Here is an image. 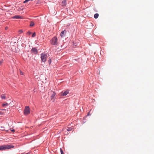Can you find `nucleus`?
Returning a JSON list of instances; mask_svg holds the SVG:
<instances>
[{
    "mask_svg": "<svg viewBox=\"0 0 154 154\" xmlns=\"http://www.w3.org/2000/svg\"><path fill=\"white\" fill-rule=\"evenodd\" d=\"M14 147V146L11 145H5L0 146V150H3L7 149H9Z\"/></svg>",
    "mask_w": 154,
    "mask_h": 154,
    "instance_id": "nucleus-1",
    "label": "nucleus"
},
{
    "mask_svg": "<svg viewBox=\"0 0 154 154\" xmlns=\"http://www.w3.org/2000/svg\"><path fill=\"white\" fill-rule=\"evenodd\" d=\"M57 38L56 37H54L51 41V44L53 45H56L58 44L57 42Z\"/></svg>",
    "mask_w": 154,
    "mask_h": 154,
    "instance_id": "nucleus-2",
    "label": "nucleus"
},
{
    "mask_svg": "<svg viewBox=\"0 0 154 154\" xmlns=\"http://www.w3.org/2000/svg\"><path fill=\"white\" fill-rule=\"evenodd\" d=\"M41 58L42 61L45 62L46 61L47 58V55L46 54L44 53H42L41 54Z\"/></svg>",
    "mask_w": 154,
    "mask_h": 154,
    "instance_id": "nucleus-3",
    "label": "nucleus"
},
{
    "mask_svg": "<svg viewBox=\"0 0 154 154\" xmlns=\"http://www.w3.org/2000/svg\"><path fill=\"white\" fill-rule=\"evenodd\" d=\"M30 113V109L28 106L25 107V108L24 111V114L25 115H27Z\"/></svg>",
    "mask_w": 154,
    "mask_h": 154,
    "instance_id": "nucleus-4",
    "label": "nucleus"
},
{
    "mask_svg": "<svg viewBox=\"0 0 154 154\" xmlns=\"http://www.w3.org/2000/svg\"><path fill=\"white\" fill-rule=\"evenodd\" d=\"M32 53L34 54H37L38 53V50L35 48H33L31 51Z\"/></svg>",
    "mask_w": 154,
    "mask_h": 154,
    "instance_id": "nucleus-5",
    "label": "nucleus"
},
{
    "mask_svg": "<svg viewBox=\"0 0 154 154\" xmlns=\"http://www.w3.org/2000/svg\"><path fill=\"white\" fill-rule=\"evenodd\" d=\"M48 95L50 96H55L56 94L54 92L52 91H50L48 93Z\"/></svg>",
    "mask_w": 154,
    "mask_h": 154,
    "instance_id": "nucleus-6",
    "label": "nucleus"
},
{
    "mask_svg": "<svg viewBox=\"0 0 154 154\" xmlns=\"http://www.w3.org/2000/svg\"><path fill=\"white\" fill-rule=\"evenodd\" d=\"M66 31L65 30L61 32L60 33V36L61 37H63L65 35Z\"/></svg>",
    "mask_w": 154,
    "mask_h": 154,
    "instance_id": "nucleus-7",
    "label": "nucleus"
},
{
    "mask_svg": "<svg viewBox=\"0 0 154 154\" xmlns=\"http://www.w3.org/2000/svg\"><path fill=\"white\" fill-rule=\"evenodd\" d=\"M68 93L69 91L67 90L66 91H65L64 92H62L61 95H63V96H66Z\"/></svg>",
    "mask_w": 154,
    "mask_h": 154,
    "instance_id": "nucleus-8",
    "label": "nucleus"
},
{
    "mask_svg": "<svg viewBox=\"0 0 154 154\" xmlns=\"http://www.w3.org/2000/svg\"><path fill=\"white\" fill-rule=\"evenodd\" d=\"M62 3L63 4V5H65L66 4V0H64L62 2Z\"/></svg>",
    "mask_w": 154,
    "mask_h": 154,
    "instance_id": "nucleus-9",
    "label": "nucleus"
},
{
    "mask_svg": "<svg viewBox=\"0 0 154 154\" xmlns=\"http://www.w3.org/2000/svg\"><path fill=\"white\" fill-rule=\"evenodd\" d=\"M21 17H20L19 16H18V15H17V16H14L13 18H14L19 19L21 18Z\"/></svg>",
    "mask_w": 154,
    "mask_h": 154,
    "instance_id": "nucleus-10",
    "label": "nucleus"
},
{
    "mask_svg": "<svg viewBox=\"0 0 154 154\" xmlns=\"http://www.w3.org/2000/svg\"><path fill=\"white\" fill-rule=\"evenodd\" d=\"M98 16H99V14H98L97 13H96V14H95L94 15V18L95 19H97V18L98 17Z\"/></svg>",
    "mask_w": 154,
    "mask_h": 154,
    "instance_id": "nucleus-11",
    "label": "nucleus"
},
{
    "mask_svg": "<svg viewBox=\"0 0 154 154\" xmlns=\"http://www.w3.org/2000/svg\"><path fill=\"white\" fill-rule=\"evenodd\" d=\"M34 25V23L33 22H31L30 23V26H33Z\"/></svg>",
    "mask_w": 154,
    "mask_h": 154,
    "instance_id": "nucleus-12",
    "label": "nucleus"
},
{
    "mask_svg": "<svg viewBox=\"0 0 154 154\" xmlns=\"http://www.w3.org/2000/svg\"><path fill=\"white\" fill-rule=\"evenodd\" d=\"M72 128H68V129H67V131H69L72 130Z\"/></svg>",
    "mask_w": 154,
    "mask_h": 154,
    "instance_id": "nucleus-13",
    "label": "nucleus"
},
{
    "mask_svg": "<svg viewBox=\"0 0 154 154\" xmlns=\"http://www.w3.org/2000/svg\"><path fill=\"white\" fill-rule=\"evenodd\" d=\"M51 97V100L52 101H54L55 100V98L54 97Z\"/></svg>",
    "mask_w": 154,
    "mask_h": 154,
    "instance_id": "nucleus-14",
    "label": "nucleus"
},
{
    "mask_svg": "<svg viewBox=\"0 0 154 154\" xmlns=\"http://www.w3.org/2000/svg\"><path fill=\"white\" fill-rule=\"evenodd\" d=\"M36 35V33L35 32H34L32 35V37H35Z\"/></svg>",
    "mask_w": 154,
    "mask_h": 154,
    "instance_id": "nucleus-15",
    "label": "nucleus"
},
{
    "mask_svg": "<svg viewBox=\"0 0 154 154\" xmlns=\"http://www.w3.org/2000/svg\"><path fill=\"white\" fill-rule=\"evenodd\" d=\"M7 105H8L7 103H4L2 104V106H7Z\"/></svg>",
    "mask_w": 154,
    "mask_h": 154,
    "instance_id": "nucleus-16",
    "label": "nucleus"
},
{
    "mask_svg": "<svg viewBox=\"0 0 154 154\" xmlns=\"http://www.w3.org/2000/svg\"><path fill=\"white\" fill-rule=\"evenodd\" d=\"M60 152L61 153V154H64L63 151L61 149H60Z\"/></svg>",
    "mask_w": 154,
    "mask_h": 154,
    "instance_id": "nucleus-17",
    "label": "nucleus"
},
{
    "mask_svg": "<svg viewBox=\"0 0 154 154\" xmlns=\"http://www.w3.org/2000/svg\"><path fill=\"white\" fill-rule=\"evenodd\" d=\"M31 34V32H28L27 33V34L28 35H30Z\"/></svg>",
    "mask_w": 154,
    "mask_h": 154,
    "instance_id": "nucleus-18",
    "label": "nucleus"
},
{
    "mask_svg": "<svg viewBox=\"0 0 154 154\" xmlns=\"http://www.w3.org/2000/svg\"><path fill=\"white\" fill-rule=\"evenodd\" d=\"M20 74L21 75H23V72H22L21 71H20Z\"/></svg>",
    "mask_w": 154,
    "mask_h": 154,
    "instance_id": "nucleus-19",
    "label": "nucleus"
},
{
    "mask_svg": "<svg viewBox=\"0 0 154 154\" xmlns=\"http://www.w3.org/2000/svg\"><path fill=\"white\" fill-rule=\"evenodd\" d=\"M11 131L13 132H15V130L14 129H12L11 130Z\"/></svg>",
    "mask_w": 154,
    "mask_h": 154,
    "instance_id": "nucleus-20",
    "label": "nucleus"
},
{
    "mask_svg": "<svg viewBox=\"0 0 154 154\" xmlns=\"http://www.w3.org/2000/svg\"><path fill=\"white\" fill-rule=\"evenodd\" d=\"M5 29L7 30L8 29V27L7 26H6L5 28Z\"/></svg>",
    "mask_w": 154,
    "mask_h": 154,
    "instance_id": "nucleus-21",
    "label": "nucleus"
},
{
    "mask_svg": "<svg viewBox=\"0 0 154 154\" xmlns=\"http://www.w3.org/2000/svg\"><path fill=\"white\" fill-rule=\"evenodd\" d=\"M0 114L2 115V114H3V113H2V112H0Z\"/></svg>",
    "mask_w": 154,
    "mask_h": 154,
    "instance_id": "nucleus-22",
    "label": "nucleus"
},
{
    "mask_svg": "<svg viewBox=\"0 0 154 154\" xmlns=\"http://www.w3.org/2000/svg\"><path fill=\"white\" fill-rule=\"evenodd\" d=\"M2 99H5V97H2Z\"/></svg>",
    "mask_w": 154,
    "mask_h": 154,
    "instance_id": "nucleus-23",
    "label": "nucleus"
},
{
    "mask_svg": "<svg viewBox=\"0 0 154 154\" xmlns=\"http://www.w3.org/2000/svg\"><path fill=\"white\" fill-rule=\"evenodd\" d=\"M20 32L21 33H22V30H20Z\"/></svg>",
    "mask_w": 154,
    "mask_h": 154,
    "instance_id": "nucleus-24",
    "label": "nucleus"
},
{
    "mask_svg": "<svg viewBox=\"0 0 154 154\" xmlns=\"http://www.w3.org/2000/svg\"><path fill=\"white\" fill-rule=\"evenodd\" d=\"M49 64H50V63H51V60H50V61H49Z\"/></svg>",
    "mask_w": 154,
    "mask_h": 154,
    "instance_id": "nucleus-25",
    "label": "nucleus"
},
{
    "mask_svg": "<svg viewBox=\"0 0 154 154\" xmlns=\"http://www.w3.org/2000/svg\"><path fill=\"white\" fill-rule=\"evenodd\" d=\"M2 62L1 61H0V64L2 63Z\"/></svg>",
    "mask_w": 154,
    "mask_h": 154,
    "instance_id": "nucleus-26",
    "label": "nucleus"
},
{
    "mask_svg": "<svg viewBox=\"0 0 154 154\" xmlns=\"http://www.w3.org/2000/svg\"><path fill=\"white\" fill-rule=\"evenodd\" d=\"M0 10H2V9L0 8Z\"/></svg>",
    "mask_w": 154,
    "mask_h": 154,
    "instance_id": "nucleus-27",
    "label": "nucleus"
},
{
    "mask_svg": "<svg viewBox=\"0 0 154 154\" xmlns=\"http://www.w3.org/2000/svg\"><path fill=\"white\" fill-rule=\"evenodd\" d=\"M25 154V153H22V154Z\"/></svg>",
    "mask_w": 154,
    "mask_h": 154,
    "instance_id": "nucleus-28",
    "label": "nucleus"
}]
</instances>
